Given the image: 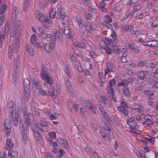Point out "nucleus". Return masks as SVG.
<instances>
[{
    "label": "nucleus",
    "mask_w": 158,
    "mask_h": 158,
    "mask_svg": "<svg viewBox=\"0 0 158 158\" xmlns=\"http://www.w3.org/2000/svg\"><path fill=\"white\" fill-rule=\"evenodd\" d=\"M98 107L99 109L101 111L102 114L103 115L104 119L106 120V122H104L102 123V126L104 130L107 131L108 133L109 134V126L108 122L109 121V115L107 114L105 110L102 107L100 108L99 105H98Z\"/></svg>",
    "instance_id": "f257e3e1"
},
{
    "label": "nucleus",
    "mask_w": 158,
    "mask_h": 158,
    "mask_svg": "<svg viewBox=\"0 0 158 158\" xmlns=\"http://www.w3.org/2000/svg\"><path fill=\"white\" fill-rule=\"evenodd\" d=\"M9 23L8 22H6L5 25L2 28V32H0V47L2 46V40L6 37L9 30Z\"/></svg>",
    "instance_id": "f03ea898"
},
{
    "label": "nucleus",
    "mask_w": 158,
    "mask_h": 158,
    "mask_svg": "<svg viewBox=\"0 0 158 158\" xmlns=\"http://www.w3.org/2000/svg\"><path fill=\"white\" fill-rule=\"evenodd\" d=\"M32 83L35 86L34 87H33V89L36 93L43 95L46 94V92L42 89V86L40 82L33 81Z\"/></svg>",
    "instance_id": "7ed1b4c3"
},
{
    "label": "nucleus",
    "mask_w": 158,
    "mask_h": 158,
    "mask_svg": "<svg viewBox=\"0 0 158 158\" xmlns=\"http://www.w3.org/2000/svg\"><path fill=\"white\" fill-rule=\"evenodd\" d=\"M120 101L121 102V104L120 106L117 107L118 110L121 112L124 116H127L128 112V110L126 109V107H127L126 103L122 99H120Z\"/></svg>",
    "instance_id": "20e7f679"
},
{
    "label": "nucleus",
    "mask_w": 158,
    "mask_h": 158,
    "mask_svg": "<svg viewBox=\"0 0 158 158\" xmlns=\"http://www.w3.org/2000/svg\"><path fill=\"white\" fill-rule=\"evenodd\" d=\"M112 41V39L109 38V45H110L112 43L111 48L109 47V54L111 53L112 49L113 52L115 54L118 53L119 51V48L117 45L112 44H113Z\"/></svg>",
    "instance_id": "39448f33"
},
{
    "label": "nucleus",
    "mask_w": 158,
    "mask_h": 158,
    "mask_svg": "<svg viewBox=\"0 0 158 158\" xmlns=\"http://www.w3.org/2000/svg\"><path fill=\"white\" fill-rule=\"evenodd\" d=\"M44 48L46 52H49L52 51L55 48V42L53 41L52 45L50 43H46L44 46Z\"/></svg>",
    "instance_id": "423d86ee"
},
{
    "label": "nucleus",
    "mask_w": 158,
    "mask_h": 158,
    "mask_svg": "<svg viewBox=\"0 0 158 158\" xmlns=\"http://www.w3.org/2000/svg\"><path fill=\"white\" fill-rule=\"evenodd\" d=\"M103 43L105 44V45H102L101 43L100 46L102 48L105 50L106 53L109 54V46L108 44H109V39L108 38V37L104 38L103 39Z\"/></svg>",
    "instance_id": "0eeeda50"
},
{
    "label": "nucleus",
    "mask_w": 158,
    "mask_h": 158,
    "mask_svg": "<svg viewBox=\"0 0 158 158\" xmlns=\"http://www.w3.org/2000/svg\"><path fill=\"white\" fill-rule=\"evenodd\" d=\"M24 117L25 122L28 126H29L34 119V117L30 113L25 114H24Z\"/></svg>",
    "instance_id": "6e6552de"
},
{
    "label": "nucleus",
    "mask_w": 158,
    "mask_h": 158,
    "mask_svg": "<svg viewBox=\"0 0 158 158\" xmlns=\"http://www.w3.org/2000/svg\"><path fill=\"white\" fill-rule=\"evenodd\" d=\"M15 27V23L14 22L12 23L11 24V28H13L12 31L13 33L15 36H19L20 35V33L22 31V30L16 27V28L14 29Z\"/></svg>",
    "instance_id": "1a4fd4ad"
},
{
    "label": "nucleus",
    "mask_w": 158,
    "mask_h": 158,
    "mask_svg": "<svg viewBox=\"0 0 158 158\" xmlns=\"http://www.w3.org/2000/svg\"><path fill=\"white\" fill-rule=\"evenodd\" d=\"M148 73L147 71H139L137 73V76L139 78L142 80L146 81V76L148 75Z\"/></svg>",
    "instance_id": "9d476101"
},
{
    "label": "nucleus",
    "mask_w": 158,
    "mask_h": 158,
    "mask_svg": "<svg viewBox=\"0 0 158 158\" xmlns=\"http://www.w3.org/2000/svg\"><path fill=\"white\" fill-rule=\"evenodd\" d=\"M41 76L42 78L46 81L50 85L53 84L52 83L53 79L50 77L48 76L47 75H44L43 73H41Z\"/></svg>",
    "instance_id": "9b49d317"
},
{
    "label": "nucleus",
    "mask_w": 158,
    "mask_h": 158,
    "mask_svg": "<svg viewBox=\"0 0 158 158\" xmlns=\"http://www.w3.org/2000/svg\"><path fill=\"white\" fill-rule=\"evenodd\" d=\"M5 132L7 136H9L11 131V126L9 124H6L5 122L4 125Z\"/></svg>",
    "instance_id": "f8f14e48"
},
{
    "label": "nucleus",
    "mask_w": 158,
    "mask_h": 158,
    "mask_svg": "<svg viewBox=\"0 0 158 158\" xmlns=\"http://www.w3.org/2000/svg\"><path fill=\"white\" fill-rule=\"evenodd\" d=\"M12 116L14 125L15 127L17 126L18 124L19 121V115L18 113L17 112L16 113L15 112L14 114H12Z\"/></svg>",
    "instance_id": "ddd939ff"
},
{
    "label": "nucleus",
    "mask_w": 158,
    "mask_h": 158,
    "mask_svg": "<svg viewBox=\"0 0 158 158\" xmlns=\"http://www.w3.org/2000/svg\"><path fill=\"white\" fill-rule=\"evenodd\" d=\"M21 132L22 135L23 136V141L24 143H26L27 140V128H23V129H21Z\"/></svg>",
    "instance_id": "4468645a"
},
{
    "label": "nucleus",
    "mask_w": 158,
    "mask_h": 158,
    "mask_svg": "<svg viewBox=\"0 0 158 158\" xmlns=\"http://www.w3.org/2000/svg\"><path fill=\"white\" fill-rule=\"evenodd\" d=\"M63 32L66 35H67V37L69 39H71L72 37V35H70V31L67 27H64L62 29Z\"/></svg>",
    "instance_id": "2eb2a0df"
},
{
    "label": "nucleus",
    "mask_w": 158,
    "mask_h": 158,
    "mask_svg": "<svg viewBox=\"0 0 158 158\" xmlns=\"http://www.w3.org/2000/svg\"><path fill=\"white\" fill-rule=\"evenodd\" d=\"M101 24L104 27L106 26L107 28H108L109 27V15L105 16L103 19V21L102 23Z\"/></svg>",
    "instance_id": "dca6fc26"
},
{
    "label": "nucleus",
    "mask_w": 158,
    "mask_h": 158,
    "mask_svg": "<svg viewBox=\"0 0 158 158\" xmlns=\"http://www.w3.org/2000/svg\"><path fill=\"white\" fill-rule=\"evenodd\" d=\"M96 97L98 98L99 102H102L105 104H106L107 99L103 96H101V95L98 94L96 95Z\"/></svg>",
    "instance_id": "f3484780"
},
{
    "label": "nucleus",
    "mask_w": 158,
    "mask_h": 158,
    "mask_svg": "<svg viewBox=\"0 0 158 158\" xmlns=\"http://www.w3.org/2000/svg\"><path fill=\"white\" fill-rule=\"evenodd\" d=\"M127 124L130 127L131 129V131L135 130V129H139V126L137 125L136 122H132V123H130V124Z\"/></svg>",
    "instance_id": "a211bd4d"
},
{
    "label": "nucleus",
    "mask_w": 158,
    "mask_h": 158,
    "mask_svg": "<svg viewBox=\"0 0 158 158\" xmlns=\"http://www.w3.org/2000/svg\"><path fill=\"white\" fill-rule=\"evenodd\" d=\"M115 80L114 79L109 81V86L110 87L111 93L113 94V93L114 94V90L113 88H112V87L114 86L115 85Z\"/></svg>",
    "instance_id": "6ab92c4d"
},
{
    "label": "nucleus",
    "mask_w": 158,
    "mask_h": 158,
    "mask_svg": "<svg viewBox=\"0 0 158 158\" xmlns=\"http://www.w3.org/2000/svg\"><path fill=\"white\" fill-rule=\"evenodd\" d=\"M144 93L145 94L148 96V98L149 99H153L154 94L153 92L150 90H145L144 91Z\"/></svg>",
    "instance_id": "aec40b11"
},
{
    "label": "nucleus",
    "mask_w": 158,
    "mask_h": 158,
    "mask_svg": "<svg viewBox=\"0 0 158 158\" xmlns=\"http://www.w3.org/2000/svg\"><path fill=\"white\" fill-rule=\"evenodd\" d=\"M24 95L25 99L28 101H29L30 99L29 96L30 95V89H24Z\"/></svg>",
    "instance_id": "412c9836"
},
{
    "label": "nucleus",
    "mask_w": 158,
    "mask_h": 158,
    "mask_svg": "<svg viewBox=\"0 0 158 158\" xmlns=\"http://www.w3.org/2000/svg\"><path fill=\"white\" fill-rule=\"evenodd\" d=\"M111 32L110 36L113 39L112 40L113 41L114 43H117L118 42V40L116 33L113 30H112Z\"/></svg>",
    "instance_id": "4be33fe9"
},
{
    "label": "nucleus",
    "mask_w": 158,
    "mask_h": 158,
    "mask_svg": "<svg viewBox=\"0 0 158 158\" xmlns=\"http://www.w3.org/2000/svg\"><path fill=\"white\" fill-rule=\"evenodd\" d=\"M54 34L55 39L59 40L62 37V35L59 31H56Z\"/></svg>",
    "instance_id": "5701e85b"
},
{
    "label": "nucleus",
    "mask_w": 158,
    "mask_h": 158,
    "mask_svg": "<svg viewBox=\"0 0 158 158\" xmlns=\"http://www.w3.org/2000/svg\"><path fill=\"white\" fill-rule=\"evenodd\" d=\"M8 106L9 108V111H10L11 114H12L14 110V104L13 102L12 101H10L9 102Z\"/></svg>",
    "instance_id": "b1692460"
},
{
    "label": "nucleus",
    "mask_w": 158,
    "mask_h": 158,
    "mask_svg": "<svg viewBox=\"0 0 158 158\" xmlns=\"http://www.w3.org/2000/svg\"><path fill=\"white\" fill-rule=\"evenodd\" d=\"M30 82L28 78L24 79V89H30Z\"/></svg>",
    "instance_id": "393cba45"
},
{
    "label": "nucleus",
    "mask_w": 158,
    "mask_h": 158,
    "mask_svg": "<svg viewBox=\"0 0 158 158\" xmlns=\"http://www.w3.org/2000/svg\"><path fill=\"white\" fill-rule=\"evenodd\" d=\"M127 84L128 82L126 80L123 79L118 84L117 86H118L121 85L124 87H126L127 86Z\"/></svg>",
    "instance_id": "a878e982"
},
{
    "label": "nucleus",
    "mask_w": 158,
    "mask_h": 158,
    "mask_svg": "<svg viewBox=\"0 0 158 158\" xmlns=\"http://www.w3.org/2000/svg\"><path fill=\"white\" fill-rule=\"evenodd\" d=\"M18 10L17 9V8L16 7H15L13 10L12 13V17H15L14 19V21H15V18H16V17L18 15Z\"/></svg>",
    "instance_id": "bb28decb"
},
{
    "label": "nucleus",
    "mask_w": 158,
    "mask_h": 158,
    "mask_svg": "<svg viewBox=\"0 0 158 158\" xmlns=\"http://www.w3.org/2000/svg\"><path fill=\"white\" fill-rule=\"evenodd\" d=\"M52 36V35L51 34H48L45 32L43 34H42L41 35H39V37L43 39H45L50 38Z\"/></svg>",
    "instance_id": "cd10ccee"
},
{
    "label": "nucleus",
    "mask_w": 158,
    "mask_h": 158,
    "mask_svg": "<svg viewBox=\"0 0 158 158\" xmlns=\"http://www.w3.org/2000/svg\"><path fill=\"white\" fill-rule=\"evenodd\" d=\"M7 8V6L6 5L3 4L0 8V15L1 14H4Z\"/></svg>",
    "instance_id": "c85d7f7f"
},
{
    "label": "nucleus",
    "mask_w": 158,
    "mask_h": 158,
    "mask_svg": "<svg viewBox=\"0 0 158 158\" xmlns=\"http://www.w3.org/2000/svg\"><path fill=\"white\" fill-rule=\"evenodd\" d=\"M20 56L18 55L17 56L15 59V65L16 68H19V65L20 64Z\"/></svg>",
    "instance_id": "c756f323"
},
{
    "label": "nucleus",
    "mask_w": 158,
    "mask_h": 158,
    "mask_svg": "<svg viewBox=\"0 0 158 158\" xmlns=\"http://www.w3.org/2000/svg\"><path fill=\"white\" fill-rule=\"evenodd\" d=\"M133 27V26L132 25L123 26L122 29L125 31H130V30L132 29Z\"/></svg>",
    "instance_id": "7c9ffc66"
},
{
    "label": "nucleus",
    "mask_w": 158,
    "mask_h": 158,
    "mask_svg": "<svg viewBox=\"0 0 158 158\" xmlns=\"http://www.w3.org/2000/svg\"><path fill=\"white\" fill-rule=\"evenodd\" d=\"M56 10L55 8H52L49 13V16L50 18L53 19L54 18L56 14Z\"/></svg>",
    "instance_id": "2f4dec72"
},
{
    "label": "nucleus",
    "mask_w": 158,
    "mask_h": 158,
    "mask_svg": "<svg viewBox=\"0 0 158 158\" xmlns=\"http://www.w3.org/2000/svg\"><path fill=\"white\" fill-rule=\"evenodd\" d=\"M48 93L47 94L49 96H54L56 99V97H57V95H56V93L57 91L56 90H53L52 91H50L49 92V90H48Z\"/></svg>",
    "instance_id": "473e14b6"
},
{
    "label": "nucleus",
    "mask_w": 158,
    "mask_h": 158,
    "mask_svg": "<svg viewBox=\"0 0 158 158\" xmlns=\"http://www.w3.org/2000/svg\"><path fill=\"white\" fill-rule=\"evenodd\" d=\"M13 53V49L9 47L8 50V56L9 59H11Z\"/></svg>",
    "instance_id": "72a5a7b5"
},
{
    "label": "nucleus",
    "mask_w": 158,
    "mask_h": 158,
    "mask_svg": "<svg viewBox=\"0 0 158 158\" xmlns=\"http://www.w3.org/2000/svg\"><path fill=\"white\" fill-rule=\"evenodd\" d=\"M147 42H144V44H142L146 46H149L151 47H156V45H154V44H153V45H152V41H149L148 42V43Z\"/></svg>",
    "instance_id": "f704fd0d"
},
{
    "label": "nucleus",
    "mask_w": 158,
    "mask_h": 158,
    "mask_svg": "<svg viewBox=\"0 0 158 158\" xmlns=\"http://www.w3.org/2000/svg\"><path fill=\"white\" fill-rule=\"evenodd\" d=\"M92 24H89V30L88 31L89 33H91L90 31L91 29L94 30H95L97 26L95 25L94 23H92Z\"/></svg>",
    "instance_id": "c9c22d12"
},
{
    "label": "nucleus",
    "mask_w": 158,
    "mask_h": 158,
    "mask_svg": "<svg viewBox=\"0 0 158 158\" xmlns=\"http://www.w3.org/2000/svg\"><path fill=\"white\" fill-rule=\"evenodd\" d=\"M6 143V145L9 148H11L13 146L14 143H12V141L10 139H7Z\"/></svg>",
    "instance_id": "e433bc0d"
},
{
    "label": "nucleus",
    "mask_w": 158,
    "mask_h": 158,
    "mask_svg": "<svg viewBox=\"0 0 158 158\" xmlns=\"http://www.w3.org/2000/svg\"><path fill=\"white\" fill-rule=\"evenodd\" d=\"M57 13L61 15V19H64L65 14L64 13V11L63 10L60 9L58 11H57Z\"/></svg>",
    "instance_id": "4c0bfd02"
},
{
    "label": "nucleus",
    "mask_w": 158,
    "mask_h": 158,
    "mask_svg": "<svg viewBox=\"0 0 158 158\" xmlns=\"http://www.w3.org/2000/svg\"><path fill=\"white\" fill-rule=\"evenodd\" d=\"M5 16L4 14L0 15V26L3 24L5 19Z\"/></svg>",
    "instance_id": "58836bf2"
},
{
    "label": "nucleus",
    "mask_w": 158,
    "mask_h": 158,
    "mask_svg": "<svg viewBox=\"0 0 158 158\" xmlns=\"http://www.w3.org/2000/svg\"><path fill=\"white\" fill-rule=\"evenodd\" d=\"M65 84L66 85L67 89L69 91L71 90V84L69 81L67 80L65 82Z\"/></svg>",
    "instance_id": "ea45409f"
},
{
    "label": "nucleus",
    "mask_w": 158,
    "mask_h": 158,
    "mask_svg": "<svg viewBox=\"0 0 158 158\" xmlns=\"http://www.w3.org/2000/svg\"><path fill=\"white\" fill-rule=\"evenodd\" d=\"M50 137L52 139H55L56 138V133L54 132H50L48 133Z\"/></svg>",
    "instance_id": "a19ab883"
},
{
    "label": "nucleus",
    "mask_w": 158,
    "mask_h": 158,
    "mask_svg": "<svg viewBox=\"0 0 158 158\" xmlns=\"http://www.w3.org/2000/svg\"><path fill=\"white\" fill-rule=\"evenodd\" d=\"M42 69L43 72H41L40 73V74L41 73H43L44 75H47V68L45 67L44 65H42Z\"/></svg>",
    "instance_id": "79ce46f5"
},
{
    "label": "nucleus",
    "mask_w": 158,
    "mask_h": 158,
    "mask_svg": "<svg viewBox=\"0 0 158 158\" xmlns=\"http://www.w3.org/2000/svg\"><path fill=\"white\" fill-rule=\"evenodd\" d=\"M10 155V158H17L18 154L15 152H13L12 153H9V156Z\"/></svg>",
    "instance_id": "37998d69"
},
{
    "label": "nucleus",
    "mask_w": 158,
    "mask_h": 158,
    "mask_svg": "<svg viewBox=\"0 0 158 158\" xmlns=\"http://www.w3.org/2000/svg\"><path fill=\"white\" fill-rule=\"evenodd\" d=\"M57 153H58V154H57V155L59 156H60L64 155L65 154V152L64 150L60 149H59L58 150Z\"/></svg>",
    "instance_id": "c03bdc74"
},
{
    "label": "nucleus",
    "mask_w": 158,
    "mask_h": 158,
    "mask_svg": "<svg viewBox=\"0 0 158 158\" xmlns=\"http://www.w3.org/2000/svg\"><path fill=\"white\" fill-rule=\"evenodd\" d=\"M136 122L135 121V118L134 117L129 118L126 121L127 124H130V123H132V122Z\"/></svg>",
    "instance_id": "a18cd8bd"
},
{
    "label": "nucleus",
    "mask_w": 158,
    "mask_h": 158,
    "mask_svg": "<svg viewBox=\"0 0 158 158\" xmlns=\"http://www.w3.org/2000/svg\"><path fill=\"white\" fill-rule=\"evenodd\" d=\"M129 88H128L127 89H125V88H123V92L127 96H129L130 95L129 90L128 89Z\"/></svg>",
    "instance_id": "49530a36"
},
{
    "label": "nucleus",
    "mask_w": 158,
    "mask_h": 158,
    "mask_svg": "<svg viewBox=\"0 0 158 158\" xmlns=\"http://www.w3.org/2000/svg\"><path fill=\"white\" fill-rule=\"evenodd\" d=\"M36 39L35 35V34H33L31 37L30 41L33 44V43L35 42V41L36 40Z\"/></svg>",
    "instance_id": "de8ad7c7"
},
{
    "label": "nucleus",
    "mask_w": 158,
    "mask_h": 158,
    "mask_svg": "<svg viewBox=\"0 0 158 158\" xmlns=\"http://www.w3.org/2000/svg\"><path fill=\"white\" fill-rule=\"evenodd\" d=\"M143 138L152 143V144H153L155 140V138L154 137H153L151 138H148L147 137H144Z\"/></svg>",
    "instance_id": "09e8293b"
},
{
    "label": "nucleus",
    "mask_w": 158,
    "mask_h": 158,
    "mask_svg": "<svg viewBox=\"0 0 158 158\" xmlns=\"http://www.w3.org/2000/svg\"><path fill=\"white\" fill-rule=\"evenodd\" d=\"M75 47H78L79 48H86V46L85 45V43H81L80 44H79L78 45H77L76 46L75 44Z\"/></svg>",
    "instance_id": "8fccbe9b"
},
{
    "label": "nucleus",
    "mask_w": 158,
    "mask_h": 158,
    "mask_svg": "<svg viewBox=\"0 0 158 158\" xmlns=\"http://www.w3.org/2000/svg\"><path fill=\"white\" fill-rule=\"evenodd\" d=\"M121 10L122 8L120 6H116L113 9V10L114 11H120Z\"/></svg>",
    "instance_id": "3c124183"
},
{
    "label": "nucleus",
    "mask_w": 158,
    "mask_h": 158,
    "mask_svg": "<svg viewBox=\"0 0 158 158\" xmlns=\"http://www.w3.org/2000/svg\"><path fill=\"white\" fill-rule=\"evenodd\" d=\"M85 105L87 107L89 108L90 109L92 106H94L92 103L89 102L85 101Z\"/></svg>",
    "instance_id": "603ef678"
},
{
    "label": "nucleus",
    "mask_w": 158,
    "mask_h": 158,
    "mask_svg": "<svg viewBox=\"0 0 158 158\" xmlns=\"http://www.w3.org/2000/svg\"><path fill=\"white\" fill-rule=\"evenodd\" d=\"M27 51L29 52V54L31 56H33L34 54V50L32 48H28Z\"/></svg>",
    "instance_id": "864d4df0"
},
{
    "label": "nucleus",
    "mask_w": 158,
    "mask_h": 158,
    "mask_svg": "<svg viewBox=\"0 0 158 158\" xmlns=\"http://www.w3.org/2000/svg\"><path fill=\"white\" fill-rule=\"evenodd\" d=\"M152 26L154 27H158V20H154L152 23Z\"/></svg>",
    "instance_id": "5fc2aeb1"
},
{
    "label": "nucleus",
    "mask_w": 158,
    "mask_h": 158,
    "mask_svg": "<svg viewBox=\"0 0 158 158\" xmlns=\"http://www.w3.org/2000/svg\"><path fill=\"white\" fill-rule=\"evenodd\" d=\"M42 123V124L43 126H44V127H48L50 126L51 125V124L49 122H48L46 121H43Z\"/></svg>",
    "instance_id": "6e6d98bb"
},
{
    "label": "nucleus",
    "mask_w": 158,
    "mask_h": 158,
    "mask_svg": "<svg viewBox=\"0 0 158 158\" xmlns=\"http://www.w3.org/2000/svg\"><path fill=\"white\" fill-rule=\"evenodd\" d=\"M106 6L105 3L104 1H102L100 2L99 3L97 4V6L98 7H100V8L104 7Z\"/></svg>",
    "instance_id": "4d7b16f0"
},
{
    "label": "nucleus",
    "mask_w": 158,
    "mask_h": 158,
    "mask_svg": "<svg viewBox=\"0 0 158 158\" xmlns=\"http://www.w3.org/2000/svg\"><path fill=\"white\" fill-rule=\"evenodd\" d=\"M114 68V66L112 64H109V73L113 72Z\"/></svg>",
    "instance_id": "13d9d810"
},
{
    "label": "nucleus",
    "mask_w": 158,
    "mask_h": 158,
    "mask_svg": "<svg viewBox=\"0 0 158 158\" xmlns=\"http://www.w3.org/2000/svg\"><path fill=\"white\" fill-rule=\"evenodd\" d=\"M65 71L67 75L69 77H70L71 76H70L69 75H70V74L69 73V69H68V66H65Z\"/></svg>",
    "instance_id": "bf43d9fd"
},
{
    "label": "nucleus",
    "mask_w": 158,
    "mask_h": 158,
    "mask_svg": "<svg viewBox=\"0 0 158 158\" xmlns=\"http://www.w3.org/2000/svg\"><path fill=\"white\" fill-rule=\"evenodd\" d=\"M148 65L151 68H154L156 66V64L152 62H149L148 64Z\"/></svg>",
    "instance_id": "052dcab7"
},
{
    "label": "nucleus",
    "mask_w": 158,
    "mask_h": 158,
    "mask_svg": "<svg viewBox=\"0 0 158 158\" xmlns=\"http://www.w3.org/2000/svg\"><path fill=\"white\" fill-rule=\"evenodd\" d=\"M74 104L71 101L68 102V106L70 109H72L74 105Z\"/></svg>",
    "instance_id": "680f3d73"
},
{
    "label": "nucleus",
    "mask_w": 158,
    "mask_h": 158,
    "mask_svg": "<svg viewBox=\"0 0 158 158\" xmlns=\"http://www.w3.org/2000/svg\"><path fill=\"white\" fill-rule=\"evenodd\" d=\"M38 29L39 30L40 32L39 35H41L42 34H43L45 32L44 28H42L39 27L38 28Z\"/></svg>",
    "instance_id": "e2e57ef3"
},
{
    "label": "nucleus",
    "mask_w": 158,
    "mask_h": 158,
    "mask_svg": "<svg viewBox=\"0 0 158 158\" xmlns=\"http://www.w3.org/2000/svg\"><path fill=\"white\" fill-rule=\"evenodd\" d=\"M80 24L85 27L89 26V23L88 22L85 23L83 21H81Z\"/></svg>",
    "instance_id": "0e129e2a"
},
{
    "label": "nucleus",
    "mask_w": 158,
    "mask_h": 158,
    "mask_svg": "<svg viewBox=\"0 0 158 158\" xmlns=\"http://www.w3.org/2000/svg\"><path fill=\"white\" fill-rule=\"evenodd\" d=\"M34 46L38 48H42V46L40 45V43L36 42H34L33 43Z\"/></svg>",
    "instance_id": "69168bd1"
},
{
    "label": "nucleus",
    "mask_w": 158,
    "mask_h": 158,
    "mask_svg": "<svg viewBox=\"0 0 158 158\" xmlns=\"http://www.w3.org/2000/svg\"><path fill=\"white\" fill-rule=\"evenodd\" d=\"M46 20H45V21L44 22V23H46L50 24V23L52 21V20L50 19H49L48 17H46Z\"/></svg>",
    "instance_id": "338daca9"
},
{
    "label": "nucleus",
    "mask_w": 158,
    "mask_h": 158,
    "mask_svg": "<svg viewBox=\"0 0 158 158\" xmlns=\"http://www.w3.org/2000/svg\"><path fill=\"white\" fill-rule=\"evenodd\" d=\"M121 61L123 63H125L127 61L126 57L123 56V55H122V57L121 59Z\"/></svg>",
    "instance_id": "774afa93"
}]
</instances>
